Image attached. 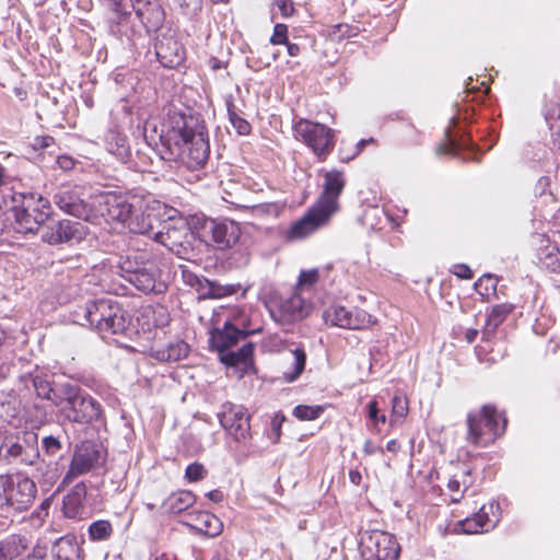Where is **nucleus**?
Segmentation results:
<instances>
[{"label": "nucleus", "instance_id": "72a5a7b5", "mask_svg": "<svg viewBox=\"0 0 560 560\" xmlns=\"http://www.w3.org/2000/svg\"><path fill=\"white\" fill-rule=\"evenodd\" d=\"M106 149L122 163H126L129 160L130 148L127 138L119 132L109 131L107 133Z\"/></svg>", "mask_w": 560, "mask_h": 560}, {"label": "nucleus", "instance_id": "5fc2aeb1", "mask_svg": "<svg viewBox=\"0 0 560 560\" xmlns=\"http://www.w3.org/2000/svg\"><path fill=\"white\" fill-rule=\"evenodd\" d=\"M58 166L63 171H70L73 168L75 161L68 155H60L57 159Z\"/></svg>", "mask_w": 560, "mask_h": 560}, {"label": "nucleus", "instance_id": "bb28decb", "mask_svg": "<svg viewBox=\"0 0 560 560\" xmlns=\"http://www.w3.org/2000/svg\"><path fill=\"white\" fill-rule=\"evenodd\" d=\"M15 202H21L15 206L13 210H25L28 212L38 213L39 211L50 215V203L42 195L37 192H20L14 197Z\"/></svg>", "mask_w": 560, "mask_h": 560}, {"label": "nucleus", "instance_id": "0e129e2a", "mask_svg": "<svg viewBox=\"0 0 560 560\" xmlns=\"http://www.w3.org/2000/svg\"><path fill=\"white\" fill-rule=\"evenodd\" d=\"M477 335H478V330L476 329H468L465 334V338L466 340L471 343L475 341V339L477 338Z\"/></svg>", "mask_w": 560, "mask_h": 560}, {"label": "nucleus", "instance_id": "09e8293b", "mask_svg": "<svg viewBox=\"0 0 560 560\" xmlns=\"http://www.w3.org/2000/svg\"><path fill=\"white\" fill-rule=\"evenodd\" d=\"M42 443L45 452L48 455H57V453L61 450L60 441L52 435L45 436Z\"/></svg>", "mask_w": 560, "mask_h": 560}, {"label": "nucleus", "instance_id": "f03ea898", "mask_svg": "<svg viewBox=\"0 0 560 560\" xmlns=\"http://www.w3.org/2000/svg\"><path fill=\"white\" fill-rule=\"evenodd\" d=\"M322 192L315 203L289 231L291 238H304L325 226L339 211V197L346 187L345 174L337 170L323 171Z\"/></svg>", "mask_w": 560, "mask_h": 560}, {"label": "nucleus", "instance_id": "680f3d73", "mask_svg": "<svg viewBox=\"0 0 560 560\" xmlns=\"http://www.w3.org/2000/svg\"><path fill=\"white\" fill-rule=\"evenodd\" d=\"M349 479L353 485L358 486L361 482L362 476L358 470H350Z\"/></svg>", "mask_w": 560, "mask_h": 560}, {"label": "nucleus", "instance_id": "b1692460", "mask_svg": "<svg viewBox=\"0 0 560 560\" xmlns=\"http://www.w3.org/2000/svg\"><path fill=\"white\" fill-rule=\"evenodd\" d=\"M13 229L16 231V233L20 234L35 233L38 228L48 219V214L42 211L35 214L25 210H13Z\"/></svg>", "mask_w": 560, "mask_h": 560}, {"label": "nucleus", "instance_id": "2eb2a0df", "mask_svg": "<svg viewBox=\"0 0 560 560\" xmlns=\"http://www.w3.org/2000/svg\"><path fill=\"white\" fill-rule=\"evenodd\" d=\"M131 203L126 197L115 194L114 191H105L95 195V214L96 219L103 217L106 221H116L125 226L132 213Z\"/></svg>", "mask_w": 560, "mask_h": 560}, {"label": "nucleus", "instance_id": "052dcab7", "mask_svg": "<svg viewBox=\"0 0 560 560\" xmlns=\"http://www.w3.org/2000/svg\"><path fill=\"white\" fill-rule=\"evenodd\" d=\"M208 498L213 502H221L223 500V493L220 490H211L207 493Z\"/></svg>", "mask_w": 560, "mask_h": 560}, {"label": "nucleus", "instance_id": "7c9ffc66", "mask_svg": "<svg viewBox=\"0 0 560 560\" xmlns=\"http://www.w3.org/2000/svg\"><path fill=\"white\" fill-rule=\"evenodd\" d=\"M28 547V540L21 535H11L0 541V559L12 560L22 555Z\"/></svg>", "mask_w": 560, "mask_h": 560}, {"label": "nucleus", "instance_id": "3c124183", "mask_svg": "<svg viewBox=\"0 0 560 560\" xmlns=\"http://www.w3.org/2000/svg\"><path fill=\"white\" fill-rule=\"evenodd\" d=\"M253 213L255 215H265L270 213H276L277 206L275 203H260L252 207Z\"/></svg>", "mask_w": 560, "mask_h": 560}, {"label": "nucleus", "instance_id": "9b49d317", "mask_svg": "<svg viewBox=\"0 0 560 560\" xmlns=\"http://www.w3.org/2000/svg\"><path fill=\"white\" fill-rule=\"evenodd\" d=\"M293 131L320 161H325L335 148V131L323 124L301 118L293 125Z\"/></svg>", "mask_w": 560, "mask_h": 560}, {"label": "nucleus", "instance_id": "13d9d810", "mask_svg": "<svg viewBox=\"0 0 560 560\" xmlns=\"http://www.w3.org/2000/svg\"><path fill=\"white\" fill-rule=\"evenodd\" d=\"M183 278L185 282L190 285H195V283L199 282L198 277L189 271H183Z\"/></svg>", "mask_w": 560, "mask_h": 560}, {"label": "nucleus", "instance_id": "c03bdc74", "mask_svg": "<svg viewBox=\"0 0 560 560\" xmlns=\"http://www.w3.org/2000/svg\"><path fill=\"white\" fill-rule=\"evenodd\" d=\"M182 13L187 16H195L201 9V0H174Z\"/></svg>", "mask_w": 560, "mask_h": 560}, {"label": "nucleus", "instance_id": "ea45409f", "mask_svg": "<svg viewBox=\"0 0 560 560\" xmlns=\"http://www.w3.org/2000/svg\"><path fill=\"white\" fill-rule=\"evenodd\" d=\"M324 410L323 406L299 405L293 409V416L302 421H312L318 419Z\"/></svg>", "mask_w": 560, "mask_h": 560}, {"label": "nucleus", "instance_id": "603ef678", "mask_svg": "<svg viewBox=\"0 0 560 560\" xmlns=\"http://www.w3.org/2000/svg\"><path fill=\"white\" fill-rule=\"evenodd\" d=\"M453 273L460 279H471L472 273L470 268L465 264H458L453 267Z\"/></svg>", "mask_w": 560, "mask_h": 560}, {"label": "nucleus", "instance_id": "69168bd1", "mask_svg": "<svg viewBox=\"0 0 560 560\" xmlns=\"http://www.w3.org/2000/svg\"><path fill=\"white\" fill-rule=\"evenodd\" d=\"M399 448V444L396 440H390L386 444V450L392 453H396Z\"/></svg>", "mask_w": 560, "mask_h": 560}, {"label": "nucleus", "instance_id": "f257e3e1", "mask_svg": "<svg viewBox=\"0 0 560 560\" xmlns=\"http://www.w3.org/2000/svg\"><path fill=\"white\" fill-rule=\"evenodd\" d=\"M143 136L150 144L160 141L159 152L165 161L178 162L189 170L201 168L208 161L210 145L203 125L191 127L178 117L163 122L159 129L153 121H147Z\"/></svg>", "mask_w": 560, "mask_h": 560}, {"label": "nucleus", "instance_id": "e2e57ef3", "mask_svg": "<svg viewBox=\"0 0 560 560\" xmlns=\"http://www.w3.org/2000/svg\"><path fill=\"white\" fill-rule=\"evenodd\" d=\"M8 183L7 168L0 164V188Z\"/></svg>", "mask_w": 560, "mask_h": 560}, {"label": "nucleus", "instance_id": "39448f33", "mask_svg": "<svg viewBox=\"0 0 560 560\" xmlns=\"http://www.w3.org/2000/svg\"><path fill=\"white\" fill-rule=\"evenodd\" d=\"M113 5L112 32L131 38L136 28L130 24L132 12L147 28L158 30L164 22L165 12L160 0H110Z\"/></svg>", "mask_w": 560, "mask_h": 560}, {"label": "nucleus", "instance_id": "a211bd4d", "mask_svg": "<svg viewBox=\"0 0 560 560\" xmlns=\"http://www.w3.org/2000/svg\"><path fill=\"white\" fill-rule=\"evenodd\" d=\"M500 520V504L491 501L488 504H483L472 516L460 521L459 526L465 534L488 533L498 525Z\"/></svg>", "mask_w": 560, "mask_h": 560}, {"label": "nucleus", "instance_id": "c9c22d12", "mask_svg": "<svg viewBox=\"0 0 560 560\" xmlns=\"http://www.w3.org/2000/svg\"><path fill=\"white\" fill-rule=\"evenodd\" d=\"M79 552V546L67 537L58 539L52 549L55 560H80Z\"/></svg>", "mask_w": 560, "mask_h": 560}, {"label": "nucleus", "instance_id": "864d4df0", "mask_svg": "<svg viewBox=\"0 0 560 560\" xmlns=\"http://www.w3.org/2000/svg\"><path fill=\"white\" fill-rule=\"evenodd\" d=\"M55 143V139L50 136H39L34 139L33 147L35 149H46Z\"/></svg>", "mask_w": 560, "mask_h": 560}, {"label": "nucleus", "instance_id": "0eeeda50", "mask_svg": "<svg viewBox=\"0 0 560 560\" xmlns=\"http://www.w3.org/2000/svg\"><path fill=\"white\" fill-rule=\"evenodd\" d=\"M247 337V331L236 328L230 322H226L222 328H215L210 334V345L220 354L222 363L229 366L238 368L242 373H246L252 366V357L254 345L245 342L236 351L232 348Z\"/></svg>", "mask_w": 560, "mask_h": 560}, {"label": "nucleus", "instance_id": "6e6d98bb", "mask_svg": "<svg viewBox=\"0 0 560 560\" xmlns=\"http://www.w3.org/2000/svg\"><path fill=\"white\" fill-rule=\"evenodd\" d=\"M363 452L366 455L375 454L376 452L384 453L383 448L381 446L375 445L371 440H366L363 445Z\"/></svg>", "mask_w": 560, "mask_h": 560}, {"label": "nucleus", "instance_id": "c85d7f7f", "mask_svg": "<svg viewBox=\"0 0 560 560\" xmlns=\"http://www.w3.org/2000/svg\"><path fill=\"white\" fill-rule=\"evenodd\" d=\"M191 528L208 536L215 537L221 534L223 529L222 522L209 512H199L195 516L194 523L190 524Z\"/></svg>", "mask_w": 560, "mask_h": 560}, {"label": "nucleus", "instance_id": "4be33fe9", "mask_svg": "<svg viewBox=\"0 0 560 560\" xmlns=\"http://www.w3.org/2000/svg\"><path fill=\"white\" fill-rule=\"evenodd\" d=\"M187 234L188 228L184 221L164 222L162 228L153 233V240L168 250L179 253Z\"/></svg>", "mask_w": 560, "mask_h": 560}, {"label": "nucleus", "instance_id": "a19ab883", "mask_svg": "<svg viewBox=\"0 0 560 560\" xmlns=\"http://www.w3.org/2000/svg\"><path fill=\"white\" fill-rule=\"evenodd\" d=\"M226 105H228L229 120H230L231 125L233 126V128L235 129V131L240 136H247V135H249V132L252 130V127H250L249 122L246 119H244L243 117H241L233 109L234 106H233V104L231 102H228Z\"/></svg>", "mask_w": 560, "mask_h": 560}, {"label": "nucleus", "instance_id": "79ce46f5", "mask_svg": "<svg viewBox=\"0 0 560 560\" xmlns=\"http://www.w3.org/2000/svg\"><path fill=\"white\" fill-rule=\"evenodd\" d=\"M408 412V404L407 400L399 396L395 395L392 399V418L390 425H393L396 421L401 420L407 416Z\"/></svg>", "mask_w": 560, "mask_h": 560}, {"label": "nucleus", "instance_id": "ddd939ff", "mask_svg": "<svg viewBox=\"0 0 560 560\" xmlns=\"http://www.w3.org/2000/svg\"><path fill=\"white\" fill-rule=\"evenodd\" d=\"M364 560H398L400 546L395 536L387 532L365 533L360 542Z\"/></svg>", "mask_w": 560, "mask_h": 560}, {"label": "nucleus", "instance_id": "7ed1b4c3", "mask_svg": "<svg viewBox=\"0 0 560 560\" xmlns=\"http://www.w3.org/2000/svg\"><path fill=\"white\" fill-rule=\"evenodd\" d=\"M166 261L159 255L137 252L119 258L118 267L121 277L143 293H164L167 289L162 279V269Z\"/></svg>", "mask_w": 560, "mask_h": 560}, {"label": "nucleus", "instance_id": "9d476101", "mask_svg": "<svg viewBox=\"0 0 560 560\" xmlns=\"http://www.w3.org/2000/svg\"><path fill=\"white\" fill-rule=\"evenodd\" d=\"M35 482L23 475L0 476V509L11 508L15 511H25L33 503L36 495Z\"/></svg>", "mask_w": 560, "mask_h": 560}, {"label": "nucleus", "instance_id": "dca6fc26", "mask_svg": "<svg viewBox=\"0 0 560 560\" xmlns=\"http://www.w3.org/2000/svg\"><path fill=\"white\" fill-rule=\"evenodd\" d=\"M218 417L221 425L234 440L242 442L250 438L249 415L245 407L226 401Z\"/></svg>", "mask_w": 560, "mask_h": 560}, {"label": "nucleus", "instance_id": "393cba45", "mask_svg": "<svg viewBox=\"0 0 560 560\" xmlns=\"http://www.w3.org/2000/svg\"><path fill=\"white\" fill-rule=\"evenodd\" d=\"M86 487L83 482L77 483L63 499V513L68 518L80 517L84 511Z\"/></svg>", "mask_w": 560, "mask_h": 560}, {"label": "nucleus", "instance_id": "bf43d9fd", "mask_svg": "<svg viewBox=\"0 0 560 560\" xmlns=\"http://www.w3.org/2000/svg\"><path fill=\"white\" fill-rule=\"evenodd\" d=\"M285 45H287L288 54L290 56L296 57L300 54L301 49L298 44L287 42Z\"/></svg>", "mask_w": 560, "mask_h": 560}, {"label": "nucleus", "instance_id": "4c0bfd02", "mask_svg": "<svg viewBox=\"0 0 560 560\" xmlns=\"http://www.w3.org/2000/svg\"><path fill=\"white\" fill-rule=\"evenodd\" d=\"M113 534V526L106 520H98L89 526V536L93 541L107 540Z\"/></svg>", "mask_w": 560, "mask_h": 560}, {"label": "nucleus", "instance_id": "338daca9", "mask_svg": "<svg viewBox=\"0 0 560 560\" xmlns=\"http://www.w3.org/2000/svg\"><path fill=\"white\" fill-rule=\"evenodd\" d=\"M283 420V417L281 419H279L278 416H276L272 421H271V425H272V429L273 430H277L279 431L280 430V427H281V422Z\"/></svg>", "mask_w": 560, "mask_h": 560}, {"label": "nucleus", "instance_id": "aec40b11", "mask_svg": "<svg viewBox=\"0 0 560 560\" xmlns=\"http://www.w3.org/2000/svg\"><path fill=\"white\" fill-rule=\"evenodd\" d=\"M203 231L211 235L212 241L220 248L232 247L241 236L240 225L232 220L207 219Z\"/></svg>", "mask_w": 560, "mask_h": 560}, {"label": "nucleus", "instance_id": "49530a36", "mask_svg": "<svg viewBox=\"0 0 560 560\" xmlns=\"http://www.w3.org/2000/svg\"><path fill=\"white\" fill-rule=\"evenodd\" d=\"M206 469L202 464L192 463L190 464L185 471V477L190 481L195 482L201 480L206 476Z\"/></svg>", "mask_w": 560, "mask_h": 560}, {"label": "nucleus", "instance_id": "412c9836", "mask_svg": "<svg viewBox=\"0 0 560 560\" xmlns=\"http://www.w3.org/2000/svg\"><path fill=\"white\" fill-rule=\"evenodd\" d=\"M82 224L70 220H60L47 226L42 234L44 242L50 245L69 243L82 238Z\"/></svg>", "mask_w": 560, "mask_h": 560}, {"label": "nucleus", "instance_id": "1a4fd4ad", "mask_svg": "<svg viewBox=\"0 0 560 560\" xmlns=\"http://www.w3.org/2000/svg\"><path fill=\"white\" fill-rule=\"evenodd\" d=\"M466 423L467 442L478 447H487L504 433L506 418L494 406L485 405L479 410L469 411Z\"/></svg>", "mask_w": 560, "mask_h": 560}, {"label": "nucleus", "instance_id": "423d86ee", "mask_svg": "<svg viewBox=\"0 0 560 560\" xmlns=\"http://www.w3.org/2000/svg\"><path fill=\"white\" fill-rule=\"evenodd\" d=\"M80 325H90L100 332L121 334L130 322L126 311L113 299L88 302L75 312Z\"/></svg>", "mask_w": 560, "mask_h": 560}, {"label": "nucleus", "instance_id": "de8ad7c7", "mask_svg": "<svg viewBox=\"0 0 560 560\" xmlns=\"http://www.w3.org/2000/svg\"><path fill=\"white\" fill-rule=\"evenodd\" d=\"M288 42V27L285 24H276L270 43L273 45H281Z\"/></svg>", "mask_w": 560, "mask_h": 560}, {"label": "nucleus", "instance_id": "4d7b16f0", "mask_svg": "<svg viewBox=\"0 0 560 560\" xmlns=\"http://www.w3.org/2000/svg\"><path fill=\"white\" fill-rule=\"evenodd\" d=\"M23 446L20 443H12L9 446L8 453L12 456H20L22 454Z\"/></svg>", "mask_w": 560, "mask_h": 560}, {"label": "nucleus", "instance_id": "a878e982", "mask_svg": "<svg viewBox=\"0 0 560 560\" xmlns=\"http://www.w3.org/2000/svg\"><path fill=\"white\" fill-rule=\"evenodd\" d=\"M34 390L39 398L51 401L58 407L61 404V384L54 386L50 376L35 375L32 380Z\"/></svg>", "mask_w": 560, "mask_h": 560}, {"label": "nucleus", "instance_id": "37998d69", "mask_svg": "<svg viewBox=\"0 0 560 560\" xmlns=\"http://www.w3.org/2000/svg\"><path fill=\"white\" fill-rule=\"evenodd\" d=\"M368 417L371 421L372 427L377 431L380 430V428H378L380 424H385L386 420H387L385 413H381L378 404L376 400H372L369 402Z\"/></svg>", "mask_w": 560, "mask_h": 560}, {"label": "nucleus", "instance_id": "c756f323", "mask_svg": "<svg viewBox=\"0 0 560 560\" xmlns=\"http://www.w3.org/2000/svg\"><path fill=\"white\" fill-rule=\"evenodd\" d=\"M154 223H159L155 217L144 212L132 211L126 228L135 234H143L153 238Z\"/></svg>", "mask_w": 560, "mask_h": 560}, {"label": "nucleus", "instance_id": "8fccbe9b", "mask_svg": "<svg viewBox=\"0 0 560 560\" xmlns=\"http://www.w3.org/2000/svg\"><path fill=\"white\" fill-rule=\"evenodd\" d=\"M275 5L283 18H290L295 11L292 0H275Z\"/></svg>", "mask_w": 560, "mask_h": 560}, {"label": "nucleus", "instance_id": "4468645a", "mask_svg": "<svg viewBox=\"0 0 560 560\" xmlns=\"http://www.w3.org/2000/svg\"><path fill=\"white\" fill-rule=\"evenodd\" d=\"M326 325L346 329H365L373 324L372 316L361 308H346L341 305H331L323 313Z\"/></svg>", "mask_w": 560, "mask_h": 560}, {"label": "nucleus", "instance_id": "473e14b6", "mask_svg": "<svg viewBox=\"0 0 560 560\" xmlns=\"http://www.w3.org/2000/svg\"><path fill=\"white\" fill-rule=\"evenodd\" d=\"M287 361L290 363V368L283 371V378L291 383L298 380L305 369L306 353L304 349L295 348L290 350Z\"/></svg>", "mask_w": 560, "mask_h": 560}, {"label": "nucleus", "instance_id": "f3484780", "mask_svg": "<svg viewBox=\"0 0 560 560\" xmlns=\"http://www.w3.org/2000/svg\"><path fill=\"white\" fill-rule=\"evenodd\" d=\"M311 304L301 295L293 292L290 296L280 299L270 307L271 317L282 324L290 325L305 318L311 312Z\"/></svg>", "mask_w": 560, "mask_h": 560}, {"label": "nucleus", "instance_id": "774afa93", "mask_svg": "<svg viewBox=\"0 0 560 560\" xmlns=\"http://www.w3.org/2000/svg\"><path fill=\"white\" fill-rule=\"evenodd\" d=\"M152 560H173L170 556L165 555V553H162L160 556H156L154 559Z\"/></svg>", "mask_w": 560, "mask_h": 560}, {"label": "nucleus", "instance_id": "e433bc0d", "mask_svg": "<svg viewBox=\"0 0 560 560\" xmlns=\"http://www.w3.org/2000/svg\"><path fill=\"white\" fill-rule=\"evenodd\" d=\"M188 345L183 340H178L158 351V358L162 361L176 362L185 358L188 354Z\"/></svg>", "mask_w": 560, "mask_h": 560}, {"label": "nucleus", "instance_id": "a18cd8bd", "mask_svg": "<svg viewBox=\"0 0 560 560\" xmlns=\"http://www.w3.org/2000/svg\"><path fill=\"white\" fill-rule=\"evenodd\" d=\"M318 279L317 269L303 270L299 276L295 292H300L305 285H313Z\"/></svg>", "mask_w": 560, "mask_h": 560}, {"label": "nucleus", "instance_id": "20e7f679", "mask_svg": "<svg viewBox=\"0 0 560 560\" xmlns=\"http://www.w3.org/2000/svg\"><path fill=\"white\" fill-rule=\"evenodd\" d=\"M113 5L112 32L131 38L136 28L130 24L132 12L147 28L158 30L164 22L165 12L160 0H110Z\"/></svg>", "mask_w": 560, "mask_h": 560}, {"label": "nucleus", "instance_id": "6ab92c4d", "mask_svg": "<svg viewBox=\"0 0 560 560\" xmlns=\"http://www.w3.org/2000/svg\"><path fill=\"white\" fill-rule=\"evenodd\" d=\"M101 459L97 446L92 442H84L77 447L63 482H70L73 478L91 470Z\"/></svg>", "mask_w": 560, "mask_h": 560}, {"label": "nucleus", "instance_id": "6e6552de", "mask_svg": "<svg viewBox=\"0 0 560 560\" xmlns=\"http://www.w3.org/2000/svg\"><path fill=\"white\" fill-rule=\"evenodd\" d=\"M60 417L71 423L90 424L103 419V408L97 399L72 383L61 384Z\"/></svg>", "mask_w": 560, "mask_h": 560}, {"label": "nucleus", "instance_id": "2f4dec72", "mask_svg": "<svg viewBox=\"0 0 560 560\" xmlns=\"http://www.w3.org/2000/svg\"><path fill=\"white\" fill-rule=\"evenodd\" d=\"M196 502V497L192 492L187 490L177 491L172 493L164 502L163 508L165 511L174 514L182 513L192 506Z\"/></svg>", "mask_w": 560, "mask_h": 560}, {"label": "nucleus", "instance_id": "f8f14e48", "mask_svg": "<svg viewBox=\"0 0 560 560\" xmlns=\"http://www.w3.org/2000/svg\"><path fill=\"white\" fill-rule=\"evenodd\" d=\"M54 202L63 212L85 221H94L95 196L89 200L84 198V192L80 187L63 186L54 195Z\"/></svg>", "mask_w": 560, "mask_h": 560}, {"label": "nucleus", "instance_id": "cd10ccee", "mask_svg": "<svg viewBox=\"0 0 560 560\" xmlns=\"http://www.w3.org/2000/svg\"><path fill=\"white\" fill-rule=\"evenodd\" d=\"M15 202H21L15 206L13 210H25L28 212L38 213L39 211L50 215V203L42 195L37 192H20L14 197Z\"/></svg>", "mask_w": 560, "mask_h": 560}, {"label": "nucleus", "instance_id": "f704fd0d", "mask_svg": "<svg viewBox=\"0 0 560 560\" xmlns=\"http://www.w3.org/2000/svg\"><path fill=\"white\" fill-rule=\"evenodd\" d=\"M472 479L470 476V471H462L459 474H455L448 479L447 490L451 495V500L453 503H458L464 493L471 487Z\"/></svg>", "mask_w": 560, "mask_h": 560}, {"label": "nucleus", "instance_id": "58836bf2", "mask_svg": "<svg viewBox=\"0 0 560 560\" xmlns=\"http://www.w3.org/2000/svg\"><path fill=\"white\" fill-rule=\"evenodd\" d=\"M513 307L509 304L495 305L487 319V328L494 330L504 318L512 312Z\"/></svg>", "mask_w": 560, "mask_h": 560}, {"label": "nucleus", "instance_id": "5701e85b", "mask_svg": "<svg viewBox=\"0 0 560 560\" xmlns=\"http://www.w3.org/2000/svg\"><path fill=\"white\" fill-rule=\"evenodd\" d=\"M159 62L165 68H175L184 59V48L172 35H161L154 45Z\"/></svg>", "mask_w": 560, "mask_h": 560}]
</instances>
